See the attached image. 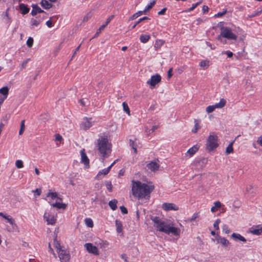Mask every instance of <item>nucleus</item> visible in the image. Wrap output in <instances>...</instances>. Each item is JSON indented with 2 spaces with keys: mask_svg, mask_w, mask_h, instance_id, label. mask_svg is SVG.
Listing matches in <instances>:
<instances>
[{
  "mask_svg": "<svg viewBox=\"0 0 262 262\" xmlns=\"http://www.w3.org/2000/svg\"><path fill=\"white\" fill-rule=\"evenodd\" d=\"M154 186L143 183L139 181H132V192L138 200H149L150 194L154 189Z\"/></svg>",
  "mask_w": 262,
  "mask_h": 262,
  "instance_id": "1",
  "label": "nucleus"
},
{
  "mask_svg": "<svg viewBox=\"0 0 262 262\" xmlns=\"http://www.w3.org/2000/svg\"><path fill=\"white\" fill-rule=\"evenodd\" d=\"M96 145L98 150L103 157V160L104 158L109 156L111 152V145L108 143L107 137H101L96 143Z\"/></svg>",
  "mask_w": 262,
  "mask_h": 262,
  "instance_id": "2",
  "label": "nucleus"
},
{
  "mask_svg": "<svg viewBox=\"0 0 262 262\" xmlns=\"http://www.w3.org/2000/svg\"><path fill=\"white\" fill-rule=\"evenodd\" d=\"M220 30L223 37L228 40H235L237 39V36L234 32V30H232L230 28L223 26L221 27Z\"/></svg>",
  "mask_w": 262,
  "mask_h": 262,
  "instance_id": "3",
  "label": "nucleus"
},
{
  "mask_svg": "<svg viewBox=\"0 0 262 262\" xmlns=\"http://www.w3.org/2000/svg\"><path fill=\"white\" fill-rule=\"evenodd\" d=\"M218 138L216 135H210L207 139L206 144V149L209 152H211L217 147Z\"/></svg>",
  "mask_w": 262,
  "mask_h": 262,
  "instance_id": "4",
  "label": "nucleus"
},
{
  "mask_svg": "<svg viewBox=\"0 0 262 262\" xmlns=\"http://www.w3.org/2000/svg\"><path fill=\"white\" fill-rule=\"evenodd\" d=\"M60 262H69L71 255L69 251L64 248L57 251Z\"/></svg>",
  "mask_w": 262,
  "mask_h": 262,
  "instance_id": "5",
  "label": "nucleus"
},
{
  "mask_svg": "<svg viewBox=\"0 0 262 262\" xmlns=\"http://www.w3.org/2000/svg\"><path fill=\"white\" fill-rule=\"evenodd\" d=\"M151 220L154 223V227L158 228L159 231H160L161 228L168 230V228L170 227L169 225L167 224L164 221H162L158 216L152 217Z\"/></svg>",
  "mask_w": 262,
  "mask_h": 262,
  "instance_id": "6",
  "label": "nucleus"
},
{
  "mask_svg": "<svg viewBox=\"0 0 262 262\" xmlns=\"http://www.w3.org/2000/svg\"><path fill=\"white\" fill-rule=\"evenodd\" d=\"M226 103L225 99L222 98L220 100L219 103L215 104L214 105H209L206 108V111L208 113H211L213 112L215 108H220L223 107Z\"/></svg>",
  "mask_w": 262,
  "mask_h": 262,
  "instance_id": "7",
  "label": "nucleus"
},
{
  "mask_svg": "<svg viewBox=\"0 0 262 262\" xmlns=\"http://www.w3.org/2000/svg\"><path fill=\"white\" fill-rule=\"evenodd\" d=\"M43 218L47 222L48 225H54L56 223V219L50 212L46 211L43 215Z\"/></svg>",
  "mask_w": 262,
  "mask_h": 262,
  "instance_id": "8",
  "label": "nucleus"
},
{
  "mask_svg": "<svg viewBox=\"0 0 262 262\" xmlns=\"http://www.w3.org/2000/svg\"><path fill=\"white\" fill-rule=\"evenodd\" d=\"M161 77L160 75L157 74L152 76L150 79L147 81V84L150 85L154 88L155 86L161 81Z\"/></svg>",
  "mask_w": 262,
  "mask_h": 262,
  "instance_id": "9",
  "label": "nucleus"
},
{
  "mask_svg": "<svg viewBox=\"0 0 262 262\" xmlns=\"http://www.w3.org/2000/svg\"><path fill=\"white\" fill-rule=\"evenodd\" d=\"M86 250L89 253L93 254L95 255H98L99 254V250L95 246L91 243H86L84 244Z\"/></svg>",
  "mask_w": 262,
  "mask_h": 262,
  "instance_id": "10",
  "label": "nucleus"
},
{
  "mask_svg": "<svg viewBox=\"0 0 262 262\" xmlns=\"http://www.w3.org/2000/svg\"><path fill=\"white\" fill-rule=\"evenodd\" d=\"M160 232H164L165 233L167 234L171 233L174 235L177 236L179 235L180 233V230L178 228L170 226L169 228H168V230L161 228L160 229Z\"/></svg>",
  "mask_w": 262,
  "mask_h": 262,
  "instance_id": "11",
  "label": "nucleus"
},
{
  "mask_svg": "<svg viewBox=\"0 0 262 262\" xmlns=\"http://www.w3.org/2000/svg\"><path fill=\"white\" fill-rule=\"evenodd\" d=\"M92 118H88L87 117H84L83 118V121L81 123L80 126V128L84 130H88L93 125L92 122L91 121Z\"/></svg>",
  "mask_w": 262,
  "mask_h": 262,
  "instance_id": "12",
  "label": "nucleus"
},
{
  "mask_svg": "<svg viewBox=\"0 0 262 262\" xmlns=\"http://www.w3.org/2000/svg\"><path fill=\"white\" fill-rule=\"evenodd\" d=\"M162 208L165 211H170V210H178L179 207L176 206L173 203H164L162 204Z\"/></svg>",
  "mask_w": 262,
  "mask_h": 262,
  "instance_id": "13",
  "label": "nucleus"
},
{
  "mask_svg": "<svg viewBox=\"0 0 262 262\" xmlns=\"http://www.w3.org/2000/svg\"><path fill=\"white\" fill-rule=\"evenodd\" d=\"M80 154L81 157V163L84 164L86 168H89L90 167L89 159L88 158L84 149L80 151Z\"/></svg>",
  "mask_w": 262,
  "mask_h": 262,
  "instance_id": "14",
  "label": "nucleus"
},
{
  "mask_svg": "<svg viewBox=\"0 0 262 262\" xmlns=\"http://www.w3.org/2000/svg\"><path fill=\"white\" fill-rule=\"evenodd\" d=\"M31 6L32 7V10L31 11V14L32 16H35L38 13H46V12L42 10L37 4H32Z\"/></svg>",
  "mask_w": 262,
  "mask_h": 262,
  "instance_id": "15",
  "label": "nucleus"
},
{
  "mask_svg": "<svg viewBox=\"0 0 262 262\" xmlns=\"http://www.w3.org/2000/svg\"><path fill=\"white\" fill-rule=\"evenodd\" d=\"M114 15H112L108 18H107L105 24L101 25L99 28V29L97 30V31L96 33L95 36L99 35L101 31L103 30L108 25V24L110 23L112 19L114 18Z\"/></svg>",
  "mask_w": 262,
  "mask_h": 262,
  "instance_id": "16",
  "label": "nucleus"
},
{
  "mask_svg": "<svg viewBox=\"0 0 262 262\" xmlns=\"http://www.w3.org/2000/svg\"><path fill=\"white\" fill-rule=\"evenodd\" d=\"M148 169L152 171L158 170L159 168V164L156 161H151L146 165Z\"/></svg>",
  "mask_w": 262,
  "mask_h": 262,
  "instance_id": "17",
  "label": "nucleus"
},
{
  "mask_svg": "<svg viewBox=\"0 0 262 262\" xmlns=\"http://www.w3.org/2000/svg\"><path fill=\"white\" fill-rule=\"evenodd\" d=\"M0 216L6 219L8 221V222L12 226L16 227V224H15L14 220L10 215H7L3 212H0Z\"/></svg>",
  "mask_w": 262,
  "mask_h": 262,
  "instance_id": "18",
  "label": "nucleus"
},
{
  "mask_svg": "<svg viewBox=\"0 0 262 262\" xmlns=\"http://www.w3.org/2000/svg\"><path fill=\"white\" fill-rule=\"evenodd\" d=\"M19 8L21 11V13L23 15H25L29 13L30 8L28 7L27 5L23 3H21L19 5Z\"/></svg>",
  "mask_w": 262,
  "mask_h": 262,
  "instance_id": "19",
  "label": "nucleus"
},
{
  "mask_svg": "<svg viewBox=\"0 0 262 262\" xmlns=\"http://www.w3.org/2000/svg\"><path fill=\"white\" fill-rule=\"evenodd\" d=\"M216 240L217 243H221L224 246H227L229 244V242L225 237L219 236L216 237Z\"/></svg>",
  "mask_w": 262,
  "mask_h": 262,
  "instance_id": "20",
  "label": "nucleus"
},
{
  "mask_svg": "<svg viewBox=\"0 0 262 262\" xmlns=\"http://www.w3.org/2000/svg\"><path fill=\"white\" fill-rule=\"evenodd\" d=\"M110 169H111L110 167H108L107 168L104 169L99 171V172L98 173V174H97V176L96 177V178L98 180L101 179V175L102 174H103V176L106 175L110 171Z\"/></svg>",
  "mask_w": 262,
  "mask_h": 262,
  "instance_id": "21",
  "label": "nucleus"
},
{
  "mask_svg": "<svg viewBox=\"0 0 262 262\" xmlns=\"http://www.w3.org/2000/svg\"><path fill=\"white\" fill-rule=\"evenodd\" d=\"M40 5L45 9H49L53 6V4L47 0H42L40 2Z\"/></svg>",
  "mask_w": 262,
  "mask_h": 262,
  "instance_id": "22",
  "label": "nucleus"
},
{
  "mask_svg": "<svg viewBox=\"0 0 262 262\" xmlns=\"http://www.w3.org/2000/svg\"><path fill=\"white\" fill-rule=\"evenodd\" d=\"M231 237L235 239H238L243 242H246V239L244 236H242L240 234L238 233H233L232 234Z\"/></svg>",
  "mask_w": 262,
  "mask_h": 262,
  "instance_id": "23",
  "label": "nucleus"
},
{
  "mask_svg": "<svg viewBox=\"0 0 262 262\" xmlns=\"http://www.w3.org/2000/svg\"><path fill=\"white\" fill-rule=\"evenodd\" d=\"M251 233L255 235H260L262 233V227L257 226L256 228H252Z\"/></svg>",
  "mask_w": 262,
  "mask_h": 262,
  "instance_id": "24",
  "label": "nucleus"
},
{
  "mask_svg": "<svg viewBox=\"0 0 262 262\" xmlns=\"http://www.w3.org/2000/svg\"><path fill=\"white\" fill-rule=\"evenodd\" d=\"M198 149L199 147L198 146V145H194L187 150V154H189L190 156H192L198 150Z\"/></svg>",
  "mask_w": 262,
  "mask_h": 262,
  "instance_id": "25",
  "label": "nucleus"
},
{
  "mask_svg": "<svg viewBox=\"0 0 262 262\" xmlns=\"http://www.w3.org/2000/svg\"><path fill=\"white\" fill-rule=\"evenodd\" d=\"M51 206L53 207H56L58 209H66L67 207V205L64 203L56 202L55 203H53L51 204Z\"/></svg>",
  "mask_w": 262,
  "mask_h": 262,
  "instance_id": "26",
  "label": "nucleus"
},
{
  "mask_svg": "<svg viewBox=\"0 0 262 262\" xmlns=\"http://www.w3.org/2000/svg\"><path fill=\"white\" fill-rule=\"evenodd\" d=\"M115 224H116V226L117 232L118 233H121L122 231V222L118 220H116L115 221Z\"/></svg>",
  "mask_w": 262,
  "mask_h": 262,
  "instance_id": "27",
  "label": "nucleus"
},
{
  "mask_svg": "<svg viewBox=\"0 0 262 262\" xmlns=\"http://www.w3.org/2000/svg\"><path fill=\"white\" fill-rule=\"evenodd\" d=\"M117 200L116 199H114L109 202L108 205L113 210H115L117 208Z\"/></svg>",
  "mask_w": 262,
  "mask_h": 262,
  "instance_id": "28",
  "label": "nucleus"
},
{
  "mask_svg": "<svg viewBox=\"0 0 262 262\" xmlns=\"http://www.w3.org/2000/svg\"><path fill=\"white\" fill-rule=\"evenodd\" d=\"M54 247L56 249V251L61 249L64 248L63 246H61L59 243V242L57 239V236H56L54 238V243H53Z\"/></svg>",
  "mask_w": 262,
  "mask_h": 262,
  "instance_id": "29",
  "label": "nucleus"
},
{
  "mask_svg": "<svg viewBox=\"0 0 262 262\" xmlns=\"http://www.w3.org/2000/svg\"><path fill=\"white\" fill-rule=\"evenodd\" d=\"M150 38V36L146 34H142L140 36V40L143 43H146Z\"/></svg>",
  "mask_w": 262,
  "mask_h": 262,
  "instance_id": "30",
  "label": "nucleus"
},
{
  "mask_svg": "<svg viewBox=\"0 0 262 262\" xmlns=\"http://www.w3.org/2000/svg\"><path fill=\"white\" fill-rule=\"evenodd\" d=\"M234 141L231 142L228 146L227 147L226 149V153L227 154H229L230 153H232L233 152V144Z\"/></svg>",
  "mask_w": 262,
  "mask_h": 262,
  "instance_id": "31",
  "label": "nucleus"
},
{
  "mask_svg": "<svg viewBox=\"0 0 262 262\" xmlns=\"http://www.w3.org/2000/svg\"><path fill=\"white\" fill-rule=\"evenodd\" d=\"M165 41L163 40H157L155 43V48L158 49L160 48L164 43Z\"/></svg>",
  "mask_w": 262,
  "mask_h": 262,
  "instance_id": "32",
  "label": "nucleus"
},
{
  "mask_svg": "<svg viewBox=\"0 0 262 262\" xmlns=\"http://www.w3.org/2000/svg\"><path fill=\"white\" fill-rule=\"evenodd\" d=\"M47 197H51L52 199H54L57 198V193L55 192H52L51 190H49L48 194H47Z\"/></svg>",
  "mask_w": 262,
  "mask_h": 262,
  "instance_id": "33",
  "label": "nucleus"
},
{
  "mask_svg": "<svg viewBox=\"0 0 262 262\" xmlns=\"http://www.w3.org/2000/svg\"><path fill=\"white\" fill-rule=\"evenodd\" d=\"M209 61L207 60H202L200 63V66L201 67H202L204 69H207L209 67Z\"/></svg>",
  "mask_w": 262,
  "mask_h": 262,
  "instance_id": "34",
  "label": "nucleus"
},
{
  "mask_svg": "<svg viewBox=\"0 0 262 262\" xmlns=\"http://www.w3.org/2000/svg\"><path fill=\"white\" fill-rule=\"evenodd\" d=\"M25 120H23L21 121L20 123V128L19 131V135H21L23 134L25 129Z\"/></svg>",
  "mask_w": 262,
  "mask_h": 262,
  "instance_id": "35",
  "label": "nucleus"
},
{
  "mask_svg": "<svg viewBox=\"0 0 262 262\" xmlns=\"http://www.w3.org/2000/svg\"><path fill=\"white\" fill-rule=\"evenodd\" d=\"M149 19V18L148 17L144 16L142 18H140L135 24L134 26H132V29H134L139 24H140L142 21L145 20Z\"/></svg>",
  "mask_w": 262,
  "mask_h": 262,
  "instance_id": "36",
  "label": "nucleus"
},
{
  "mask_svg": "<svg viewBox=\"0 0 262 262\" xmlns=\"http://www.w3.org/2000/svg\"><path fill=\"white\" fill-rule=\"evenodd\" d=\"M156 3V0H154V1H151L148 5H147L146 6V7L145 8V11L147 12L149 10L151 9L153 7V6L155 5Z\"/></svg>",
  "mask_w": 262,
  "mask_h": 262,
  "instance_id": "37",
  "label": "nucleus"
},
{
  "mask_svg": "<svg viewBox=\"0 0 262 262\" xmlns=\"http://www.w3.org/2000/svg\"><path fill=\"white\" fill-rule=\"evenodd\" d=\"M122 106H123V110H124V112H125L128 115H130V110H129V107H128L127 104L125 102H124L122 103Z\"/></svg>",
  "mask_w": 262,
  "mask_h": 262,
  "instance_id": "38",
  "label": "nucleus"
},
{
  "mask_svg": "<svg viewBox=\"0 0 262 262\" xmlns=\"http://www.w3.org/2000/svg\"><path fill=\"white\" fill-rule=\"evenodd\" d=\"M85 223L89 227H92L93 226V221L90 218H87L85 220Z\"/></svg>",
  "mask_w": 262,
  "mask_h": 262,
  "instance_id": "39",
  "label": "nucleus"
},
{
  "mask_svg": "<svg viewBox=\"0 0 262 262\" xmlns=\"http://www.w3.org/2000/svg\"><path fill=\"white\" fill-rule=\"evenodd\" d=\"M129 145L132 147L134 150V152L136 154L137 152V148L135 146V141L132 139H129Z\"/></svg>",
  "mask_w": 262,
  "mask_h": 262,
  "instance_id": "40",
  "label": "nucleus"
},
{
  "mask_svg": "<svg viewBox=\"0 0 262 262\" xmlns=\"http://www.w3.org/2000/svg\"><path fill=\"white\" fill-rule=\"evenodd\" d=\"M41 22V20H37L36 19L32 18L31 19V23L32 26H38Z\"/></svg>",
  "mask_w": 262,
  "mask_h": 262,
  "instance_id": "41",
  "label": "nucleus"
},
{
  "mask_svg": "<svg viewBox=\"0 0 262 262\" xmlns=\"http://www.w3.org/2000/svg\"><path fill=\"white\" fill-rule=\"evenodd\" d=\"M15 166L18 168H21L24 166L23 162L20 160H17L15 162Z\"/></svg>",
  "mask_w": 262,
  "mask_h": 262,
  "instance_id": "42",
  "label": "nucleus"
},
{
  "mask_svg": "<svg viewBox=\"0 0 262 262\" xmlns=\"http://www.w3.org/2000/svg\"><path fill=\"white\" fill-rule=\"evenodd\" d=\"M201 3H202V1H201L195 4H192V7L191 8H190L189 9H188V10L187 11V12H190V11L193 10L198 6L200 5Z\"/></svg>",
  "mask_w": 262,
  "mask_h": 262,
  "instance_id": "43",
  "label": "nucleus"
},
{
  "mask_svg": "<svg viewBox=\"0 0 262 262\" xmlns=\"http://www.w3.org/2000/svg\"><path fill=\"white\" fill-rule=\"evenodd\" d=\"M105 185L107 189L110 191H112V185L111 181H106L105 182Z\"/></svg>",
  "mask_w": 262,
  "mask_h": 262,
  "instance_id": "44",
  "label": "nucleus"
},
{
  "mask_svg": "<svg viewBox=\"0 0 262 262\" xmlns=\"http://www.w3.org/2000/svg\"><path fill=\"white\" fill-rule=\"evenodd\" d=\"M198 217V213H195L193 214L191 218L188 219L186 221L188 222H191L194 221Z\"/></svg>",
  "mask_w": 262,
  "mask_h": 262,
  "instance_id": "45",
  "label": "nucleus"
},
{
  "mask_svg": "<svg viewBox=\"0 0 262 262\" xmlns=\"http://www.w3.org/2000/svg\"><path fill=\"white\" fill-rule=\"evenodd\" d=\"M222 229H223V231L226 234H228L230 232V230L229 229L228 226L226 224H224L223 226Z\"/></svg>",
  "mask_w": 262,
  "mask_h": 262,
  "instance_id": "46",
  "label": "nucleus"
},
{
  "mask_svg": "<svg viewBox=\"0 0 262 262\" xmlns=\"http://www.w3.org/2000/svg\"><path fill=\"white\" fill-rule=\"evenodd\" d=\"M33 39L30 37H29V38L28 39L27 41V45L28 47H32L33 46Z\"/></svg>",
  "mask_w": 262,
  "mask_h": 262,
  "instance_id": "47",
  "label": "nucleus"
},
{
  "mask_svg": "<svg viewBox=\"0 0 262 262\" xmlns=\"http://www.w3.org/2000/svg\"><path fill=\"white\" fill-rule=\"evenodd\" d=\"M221 222V220L220 219H217L213 224V227L215 230L219 229V224Z\"/></svg>",
  "mask_w": 262,
  "mask_h": 262,
  "instance_id": "48",
  "label": "nucleus"
},
{
  "mask_svg": "<svg viewBox=\"0 0 262 262\" xmlns=\"http://www.w3.org/2000/svg\"><path fill=\"white\" fill-rule=\"evenodd\" d=\"M207 162V159L206 158H203L202 159L196 160L195 161V164H196L198 163H200V162H202L203 164H205Z\"/></svg>",
  "mask_w": 262,
  "mask_h": 262,
  "instance_id": "49",
  "label": "nucleus"
},
{
  "mask_svg": "<svg viewBox=\"0 0 262 262\" xmlns=\"http://www.w3.org/2000/svg\"><path fill=\"white\" fill-rule=\"evenodd\" d=\"M99 245L100 246V248H105L107 247L108 245V243L106 241H101V242L99 243Z\"/></svg>",
  "mask_w": 262,
  "mask_h": 262,
  "instance_id": "50",
  "label": "nucleus"
},
{
  "mask_svg": "<svg viewBox=\"0 0 262 262\" xmlns=\"http://www.w3.org/2000/svg\"><path fill=\"white\" fill-rule=\"evenodd\" d=\"M194 122H195L194 128L193 129H192V132L195 133L197 132V131L199 129V123L198 122V121L195 120L194 121Z\"/></svg>",
  "mask_w": 262,
  "mask_h": 262,
  "instance_id": "51",
  "label": "nucleus"
},
{
  "mask_svg": "<svg viewBox=\"0 0 262 262\" xmlns=\"http://www.w3.org/2000/svg\"><path fill=\"white\" fill-rule=\"evenodd\" d=\"M120 209L121 212L123 214H127V212H128L127 209L124 206H120Z\"/></svg>",
  "mask_w": 262,
  "mask_h": 262,
  "instance_id": "52",
  "label": "nucleus"
},
{
  "mask_svg": "<svg viewBox=\"0 0 262 262\" xmlns=\"http://www.w3.org/2000/svg\"><path fill=\"white\" fill-rule=\"evenodd\" d=\"M54 17H50V19L47 21L46 22V25L47 26L49 27V28H51L52 26H53V24H52V22L51 21V19H52Z\"/></svg>",
  "mask_w": 262,
  "mask_h": 262,
  "instance_id": "53",
  "label": "nucleus"
},
{
  "mask_svg": "<svg viewBox=\"0 0 262 262\" xmlns=\"http://www.w3.org/2000/svg\"><path fill=\"white\" fill-rule=\"evenodd\" d=\"M227 12L226 10L224 11H223L222 12H219L217 13V14H215L214 16L215 17H221V16H222L223 15H224L225 14H226Z\"/></svg>",
  "mask_w": 262,
  "mask_h": 262,
  "instance_id": "54",
  "label": "nucleus"
},
{
  "mask_svg": "<svg viewBox=\"0 0 262 262\" xmlns=\"http://www.w3.org/2000/svg\"><path fill=\"white\" fill-rule=\"evenodd\" d=\"M139 16L138 15V13L137 12L135 13V14H134L132 16H131L129 18V20H133L136 18H137V17H138Z\"/></svg>",
  "mask_w": 262,
  "mask_h": 262,
  "instance_id": "55",
  "label": "nucleus"
},
{
  "mask_svg": "<svg viewBox=\"0 0 262 262\" xmlns=\"http://www.w3.org/2000/svg\"><path fill=\"white\" fill-rule=\"evenodd\" d=\"M55 140H56V141L60 142L62 140V137L59 134H56L55 135Z\"/></svg>",
  "mask_w": 262,
  "mask_h": 262,
  "instance_id": "56",
  "label": "nucleus"
},
{
  "mask_svg": "<svg viewBox=\"0 0 262 262\" xmlns=\"http://www.w3.org/2000/svg\"><path fill=\"white\" fill-rule=\"evenodd\" d=\"M224 53L226 54L229 58L232 57L233 55V53L229 51H225Z\"/></svg>",
  "mask_w": 262,
  "mask_h": 262,
  "instance_id": "57",
  "label": "nucleus"
},
{
  "mask_svg": "<svg viewBox=\"0 0 262 262\" xmlns=\"http://www.w3.org/2000/svg\"><path fill=\"white\" fill-rule=\"evenodd\" d=\"M172 68H170L168 70V73H167V77L168 79H170L172 77Z\"/></svg>",
  "mask_w": 262,
  "mask_h": 262,
  "instance_id": "58",
  "label": "nucleus"
},
{
  "mask_svg": "<svg viewBox=\"0 0 262 262\" xmlns=\"http://www.w3.org/2000/svg\"><path fill=\"white\" fill-rule=\"evenodd\" d=\"M167 10L166 7L163 8L161 11H159L158 14L159 15H164L165 13V12Z\"/></svg>",
  "mask_w": 262,
  "mask_h": 262,
  "instance_id": "59",
  "label": "nucleus"
},
{
  "mask_svg": "<svg viewBox=\"0 0 262 262\" xmlns=\"http://www.w3.org/2000/svg\"><path fill=\"white\" fill-rule=\"evenodd\" d=\"M48 247L49 249V251L52 253L54 255V256L56 257V254L54 253L53 249L51 248V244L50 243L48 244Z\"/></svg>",
  "mask_w": 262,
  "mask_h": 262,
  "instance_id": "60",
  "label": "nucleus"
},
{
  "mask_svg": "<svg viewBox=\"0 0 262 262\" xmlns=\"http://www.w3.org/2000/svg\"><path fill=\"white\" fill-rule=\"evenodd\" d=\"M208 7L206 5H204L202 8V11L203 13H205L208 11Z\"/></svg>",
  "mask_w": 262,
  "mask_h": 262,
  "instance_id": "61",
  "label": "nucleus"
},
{
  "mask_svg": "<svg viewBox=\"0 0 262 262\" xmlns=\"http://www.w3.org/2000/svg\"><path fill=\"white\" fill-rule=\"evenodd\" d=\"M214 207L215 208H220L221 207V206H222L221 203L220 202H219V201L215 202L214 203Z\"/></svg>",
  "mask_w": 262,
  "mask_h": 262,
  "instance_id": "62",
  "label": "nucleus"
},
{
  "mask_svg": "<svg viewBox=\"0 0 262 262\" xmlns=\"http://www.w3.org/2000/svg\"><path fill=\"white\" fill-rule=\"evenodd\" d=\"M29 60V59H27L26 60L24 61L21 63V68H25L28 63V61Z\"/></svg>",
  "mask_w": 262,
  "mask_h": 262,
  "instance_id": "63",
  "label": "nucleus"
},
{
  "mask_svg": "<svg viewBox=\"0 0 262 262\" xmlns=\"http://www.w3.org/2000/svg\"><path fill=\"white\" fill-rule=\"evenodd\" d=\"M257 143L262 147V136L258 138Z\"/></svg>",
  "mask_w": 262,
  "mask_h": 262,
  "instance_id": "64",
  "label": "nucleus"
}]
</instances>
